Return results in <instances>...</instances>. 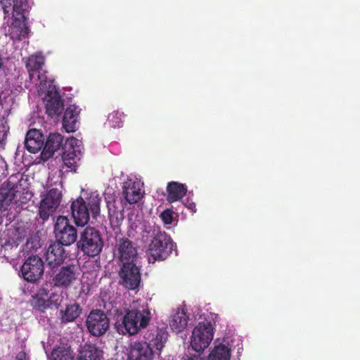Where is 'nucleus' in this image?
Returning <instances> with one entry per match:
<instances>
[{
    "label": "nucleus",
    "mask_w": 360,
    "mask_h": 360,
    "mask_svg": "<svg viewBox=\"0 0 360 360\" xmlns=\"http://www.w3.org/2000/svg\"><path fill=\"white\" fill-rule=\"evenodd\" d=\"M64 137L58 133H51L46 138V162L48 165L51 164L50 158L56 152L64 148ZM49 169L51 167L49 166Z\"/></svg>",
    "instance_id": "obj_21"
},
{
    "label": "nucleus",
    "mask_w": 360,
    "mask_h": 360,
    "mask_svg": "<svg viewBox=\"0 0 360 360\" xmlns=\"http://www.w3.org/2000/svg\"><path fill=\"white\" fill-rule=\"evenodd\" d=\"M150 319L148 304L146 302L139 300L130 304L124 315L117 316L115 328L121 335H136L148 326Z\"/></svg>",
    "instance_id": "obj_2"
},
{
    "label": "nucleus",
    "mask_w": 360,
    "mask_h": 360,
    "mask_svg": "<svg viewBox=\"0 0 360 360\" xmlns=\"http://www.w3.org/2000/svg\"><path fill=\"white\" fill-rule=\"evenodd\" d=\"M185 360H205V359L201 357L200 355H193L192 356L187 357Z\"/></svg>",
    "instance_id": "obj_41"
},
{
    "label": "nucleus",
    "mask_w": 360,
    "mask_h": 360,
    "mask_svg": "<svg viewBox=\"0 0 360 360\" xmlns=\"http://www.w3.org/2000/svg\"><path fill=\"white\" fill-rule=\"evenodd\" d=\"M63 300V297L60 294L53 293L49 299L46 300V308L54 307L58 309L60 306Z\"/></svg>",
    "instance_id": "obj_34"
},
{
    "label": "nucleus",
    "mask_w": 360,
    "mask_h": 360,
    "mask_svg": "<svg viewBox=\"0 0 360 360\" xmlns=\"http://www.w3.org/2000/svg\"><path fill=\"white\" fill-rule=\"evenodd\" d=\"M103 352L96 344L85 343L79 351L76 360H101Z\"/></svg>",
    "instance_id": "obj_22"
},
{
    "label": "nucleus",
    "mask_w": 360,
    "mask_h": 360,
    "mask_svg": "<svg viewBox=\"0 0 360 360\" xmlns=\"http://www.w3.org/2000/svg\"><path fill=\"white\" fill-rule=\"evenodd\" d=\"M77 246L84 255L99 258L104 242L99 231L93 227H86L82 232Z\"/></svg>",
    "instance_id": "obj_6"
},
{
    "label": "nucleus",
    "mask_w": 360,
    "mask_h": 360,
    "mask_svg": "<svg viewBox=\"0 0 360 360\" xmlns=\"http://www.w3.org/2000/svg\"><path fill=\"white\" fill-rule=\"evenodd\" d=\"M53 233L56 242L69 246L77 241V229L70 224L69 219L65 216H58L54 224Z\"/></svg>",
    "instance_id": "obj_11"
},
{
    "label": "nucleus",
    "mask_w": 360,
    "mask_h": 360,
    "mask_svg": "<svg viewBox=\"0 0 360 360\" xmlns=\"http://www.w3.org/2000/svg\"><path fill=\"white\" fill-rule=\"evenodd\" d=\"M44 63V57L41 55H34L29 58L27 62V68L30 72V77L39 81V86H43L45 81V70H43Z\"/></svg>",
    "instance_id": "obj_18"
},
{
    "label": "nucleus",
    "mask_w": 360,
    "mask_h": 360,
    "mask_svg": "<svg viewBox=\"0 0 360 360\" xmlns=\"http://www.w3.org/2000/svg\"><path fill=\"white\" fill-rule=\"evenodd\" d=\"M124 115L118 110L113 111L108 115V122L109 125L113 128H120L122 126Z\"/></svg>",
    "instance_id": "obj_32"
},
{
    "label": "nucleus",
    "mask_w": 360,
    "mask_h": 360,
    "mask_svg": "<svg viewBox=\"0 0 360 360\" xmlns=\"http://www.w3.org/2000/svg\"><path fill=\"white\" fill-rule=\"evenodd\" d=\"M61 198L62 193L57 188H52L46 193V220L50 214L56 211Z\"/></svg>",
    "instance_id": "obj_27"
},
{
    "label": "nucleus",
    "mask_w": 360,
    "mask_h": 360,
    "mask_svg": "<svg viewBox=\"0 0 360 360\" xmlns=\"http://www.w3.org/2000/svg\"><path fill=\"white\" fill-rule=\"evenodd\" d=\"M50 80L46 88V115L58 122L64 110V101L59 91V88Z\"/></svg>",
    "instance_id": "obj_12"
},
{
    "label": "nucleus",
    "mask_w": 360,
    "mask_h": 360,
    "mask_svg": "<svg viewBox=\"0 0 360 360\" xmlns=\"http://www.w3.org/2000/svg\"><path fill=\"white\" fill-rule=\"evenodd\" d=\"M80 109L75 105H70L64 112L62 119L63 128L67 133H72L79 128Z\"/></svg>",
    "instance_id": "obj_16"
},
{
    "label": "nucleus",
    "mask_w": 360,
    "mask_h": 360,
    "mask_svg": "<svg viewBox=\"0 0 360 360\" xmlns=\"http://www.w3.org/2000/svg\"><path fill=\"white\" fill-rule=\"evenodd\" d=\"M76 279V270L75 265L69 264L63 266L52 279L54 286L67 288Z\"/></svg>",
    "instance_id": "obj_17"
},
{
    "label": "nucleus",
    "mask_w": 360,
    "mask_h": 360,
    "mask_svg": "<svg viewBox=\"0 0 360 360\" xmlns=\"http://www.w3.org/2000/svg\"><path fill=\"white\" fill-rule=\"evenodd\" d=\"M115 250L119 260L122 264L127 262H138V252L136 245L125 237L115 238Z\"/></svg>",
    "instance_id": "obj_13"
},
{
    "label": "nucleus",
    "mask_w": 360,
    "mask_h": 360,
    "mask_svg": "<svg viewBox=\"0 0 360 360\" xmlns=\"http://www.w3.org/2000/svg\"><path fill=\"white\" fill-rule=\"evenodd\" d=\"M188 208L191 209V210H193L195 208V203L192 202V203H190L189 204V206H188Z\"/></svg>",
    "instance_id": "obj_42"
},
{
    "label": "nucleus",
    "mask_w": 360,
    "mask_h": 360,
    "mask_svg": "<svg viewBox=\"0 0 360 360\" xmlns=\"http://www.w3.org/2000/svg\"><path fill=\"white\" fill-rule=\"evenodd\" d=\"M167 200L172 203L181 200L187 193V186L184 184L170 181L167 186Z\"/></svg>",
    "instance_id": "obj_25"
},
{
    "label": "nucleus",
    "mask_w": 360,
    "mask_h": 360,
    "mask_svg": "<svg viewBox=\"0 0 360 360\" xmlns=\"http://www.w3.org/2000/svg\"><path fill=\"white\" fill-rule=\"evenodd\" d=\"M108 217L111 228L115 233L120 232V226L124 220L123 210H120L115 205V201L107 202Z\"/></svg>",
    "instance_id": "obj_24"
},
{
    "label": "nucleus",
    "mask_w": 360,
    "mask_h": 360,
    "mask_svg": "<svg viewBox=\"0 0 360 360\" xmlns=\"http://www.w3.org/2000/svg\"><path fill=\"white\" fill-rule=\"evenodd\" d=\"M188 316L184 309H178L169 319V326L172 330L179 333L188 325Z\"/></svg>",
    "instance_id": "obj_26"
},
{
    "label": "nucleus",
    "mask_w": 360,
    "mask_h": 360,
    "mask_svg": "<svg viewBox=\"0 0 360 360\" xmlns=\"http://www.w3.org/2000/svg\"><path fill=\"white\" fill-rule=\"evenodd\" d=\"M138 262H127L122 264L118 276L120 284L126 289L134 290L139 288L141 281V274Z\"/></svg>",
    "instance_id": "obj_10"
},
{
    "label": "nucleus",
    "mask_w": 360,
    "mask_h": 360,
    "mask_svg": "<svg viewBox=\"0 0 360 360\" xmlns=\"http://www.w3.org/2000/svg\"><path fill=\"white\" fill-rule=\"evenodd\" d=\"M79 146V140L75 137H72L65 141L64 148H63L64 151L63 152L61 158H58L56 157L54 160H51V162H55L58 165L56 168L51 169V172H53V178H55V176H56L57 179L56 181H53V179L51 178L49 174L47 183L52 184L58 181L60 176V167L62 162L67 167L70 168L71 171H76L77 162L80 160L81 151Z\"/></svg>",
    "instance_id": "obj_5"
},
{
    "label": "nucleus",
    "mask_w": 360,
    "mask_h": 360,
    "mask_svg": "<svg viewBox=\"0 0 360 360\" xmlns=\"http://www.w3.org/2000/svg\"><path fill=\"white\" fill-rule=\"evenodd\" d=\"M21 276L28 282H36L43 275L44 262L38 256H30L21 266Z\"/></svg>",
    "instance_id": "obj_14"
},
{
    "label": "nucleus",
    "mask_w": 360,
    "mask_h": 360,
    "mask_svg": "<svg viewBox=\"0 0 360 360\" xmlns=\"http://www.w3.org/2000/svg\"><path fill=\"white\" fill-rule=\"evenodd\" d=\"M168 334L164 330H159L157 331L155 337L152 340L153 345L156 349L160 351L164 347L167 340Z\"/></svg>",
    "instance_id": "obj_33"
},
{
    "label": "nucleus",
    "mask_w": 360,
    "mask_h": 360,
    "mask_svg": "<svg viewBox=\"0 0 360 360\" xmlns=\"http://www.w3.org/2000/svg\"><path fill=\"white\" fill-rule=\"evenodd\" d=\"M101 197L96 192L89 193L86 200L82 197L72 202L71 214L77 226H84L89 221L90 212L92 217L96 219L100 214Z\"/></svg>",
    "instance_id": "obj_4"
},
{
    "label": "nucleus",
    "mask_w": 360,
    "mask_h": 360,
    "mask_svg": "<svg viewBox=\"0 0 360 360\" xmlns=\"http://www.w3.org/2000/svg\"><path fill=\"white\" fill-rule=\"evenodd\" d=\"M25 145L28 151L36 153L40 149H42L41 155H44L45 146H44V135L41 130L32 129H30L26 135Z\"/></svg>",
    "instance_id": "obj_20"
},
{
    "label": "nucleus",
    "mask_w": 360,
    "mask_h": 360,
    "mask_svg": "<svg viewBox=\"0 0 360 360\" xmlns=\"http://www.w3.org/2000/svg\"><path fill=\"white\" fill-rule=\"evenodd\" d=\"M214 335L213 328L210 321L200 322L193 329L191 338V346L195 352L203 351L211 342Z\"/></svg>",
    "instance_id": "obj_8"
},
{
    "label": "nucleus",
    "mask_w": 360,
    "mask_h": 360,
    "mask_svg": "<svg viewBox=\"0 0 360 360\" xmlns=\"http://www.w3.org/2000/svg\"><path fill=\"white\" fill-rule=\"evenodd\" d=\"M72 351L70 347L60 345L55 347L51 353L49 360H73Z\"/></svg>",
    "instance_id": "obj_29"
},
{
    "label": "nucleus",
    "mask_w": 360,
    "mask_h": 360,
    "mask_svg": "<svg viewBox=\"0 0 360 360\" xmlns=\"http://www.w3.org/2000/svg\"><path fill=\"white\" fill-rule=\"evenodd\" d=\"M174 212L170 209L164 210L160 214V218L165 224H171L173 220Z\"/></svg>",
    "instance_id": "obj_35"
},
{
    "label": "nucleus",
    "mask_w": 360,
    "mask_h": 360,
    "mask_svg": "<svg viewBox=\"0 0 360 360\" xmlns=\"http://www.w3.org/2000/svg\"><path fill=\"white\" fill-rule=\"evenodd\" d=\"M122 195L129 203L137 202L141 197L139 184L131 179L124 181L122 186Z\"/></svg>",
    "instance_id": "obj_23"
},
{
    "label": "nucleus",
    "mask_w": 360,
    "mask_h": 360,
    "mask_svg": "<svg viewBox=\"0 0 360 360\" xmlns=\"http://www.w3.org/2000/svg\"><path fill=\"white\" fill-rule=\"evenodd\" d=\"M85 326L87 331L94 337H101L110 328V320L107 314L101 309H93L86 316Z\"/></svg>",
    "instance_id": "obj_9"
},
{
    "label": "nucleus",
    "mask_w": 360,
    "mask_h": 360,
    "mask_svg": "<svg viewBox=\"0 0 360 360\" xmlns=\"http://www.w3.org/2000/svg\"><path fill=\"white\" fill-rule=\"evenodd\" d=\"M8 126L6 124V121L0 117V143H2L5 141L8 131Z\"/></svg>",
    "instance_id": "obj_37"
},
{
    "label": "nucleus",
    "mask_w": 360,
    "mask_h": 360,
    "mask_svg": "<svg viewBox=\"0 0 360 360\" xmlns=\"http://www.w3.org/2000/svg\"><path fill=\"white\" fill-rule=\"evenodd\" d=\"M153 350L147 342H135L131 345L129 360H153Z\"/></svg>",
    "instance_id": "obj_19"
},
{
    "label": "nucleus",
    "mask_w": 360,
    "mask_h": 360,
    "mask_svg": "<svg viewBox=\"0 0 360 360\" xmlns=\"http://www.w3.org/2000/svg\"><path fill=\"white\" fill-rule=\"evenodd\" d=\"M63 245L53 242L46 249V264L51 269L60 266L66 257Z\"/></svg>",
    "instance_id": "obj_15"
},
{
    "label": "nucleus",
    "mask_w": 360,
    "mask_h": 360,
    "mask_svg": "<svg viewBox=\"0 0 360 360\" xmlns=\"http://www.w3.org/2000/svg\"><path fill=\"white\" fill-rule=\"evenodd\" d=\"M45 290L41 289L35 295L32 297L31 303L34 309L39 311L45 310Z\"/></svg>",
    "instance_id": "obj_31"
},
{
    "label": "nucleus",
    "mask_w": 360,
    "mask_h": 360,
    "mask_svg": "<svg viewBox=\"0 0 360 360\" xmlns=\"http://www.w3.org/2000/svg\"><path fill=\"white\" fill-rule=\"evenodd\" d=\"M82 309L77 303L68 304L65 310L60 311V321L68 323L75 321L82 314Z\"/></svg>",
    "instance_id": "obj_28"
},
{
    "label": "nucleus",
    "mask_w": 360,
    "mask_h": 360,
    "mask_svg": "<svg viewBox=\"0 0 360 360\" xmlns=\"http://www.w3.org/2000/svg\"><path fill=\"white\" fill-rule=\"evenodd\" d=\"M45 203V198H42L41 200V206L39 207V215H40V217L44 219V211H43V204Z\"/></svg>",
    "instance_id": "obj_40"
},
{
    "label": "nucleus",
    "mask_w": 360,
    "mask_h": 360,
    "mask_svg": "<svg viewBox=\"0 0 360 360\" xmlns=\"http://www.w3.org/2000/svg\"><path fill=\"white\" fill-rule=\"evenodd\" d=\"M231 351L224 345L216 346L210 352L208 360H230Z\"/></svg>",
    "instance_id": "obj_30"
},
{
    "label": "nucleus",
    "mask_w": 360,
    "mask_h": 360,
    "mask_svg": "<svg viewBox=\"0 0 360 360\" xmlns=\"http://www.w3.org/2000/svg\"><path fill=\"white\" fill-rule=\"evenodd\" d=\"M15 360H29L27 354L24 352H19Z\"/></svg>",
    "instance_id": "obj_39"
},
{
    "label": "nucleus",
    "mask_w": 360,
    "mask_h": 360,
    "mask_svg": "<svg viewBox=\"0 0 360 360\" xmlns=\"http://www.w3.org/2000/svg\"><path fill=\"white\" fill-rule=\"evenodd\" d=\"M32 195L26 178L11 175L0 187V210L23 208Z\"/></svg>",
    "instance_id": "obj_1"
},
{
    "label": "nucleus",
    "mask_w": 360,
    "mask_h": 360,
    "mask_svg": "<svg viewBox=\"0 0 360 360\" xmlns=\"http://www.w3.org/2000/svg\"><path fill=\"white\" fill-rule=\"evenodd\" d=\"M174 243L171 237L165 231H158L149 245L148 250V261L154 263L155 261L166 259L174 250Z\"/></svg>",
    "instance_id": "obj_7"
},
{
    "label": "nucleus",
    "mask_w": 360,
    "mask_h": 360,
    "mask_svg": "<svg viewBox=\"0 0 360 360\" xmlns=\"http://www.w3.org/2000/svg\"><path fill=\"white\" fill-rule=\"evenodd\" d=\"M39 245V240L38 236H31L30 238L27 239L26 243V248L29 250H37Z\"/></svg>",
    "instance_id": "obj_36"
},
{
    "label": "nucleus",
    "mask_w": 360,
    "mask_h": 360,
    "mask_svg": "<svg viewBox=\"0 0 360 360\" xmlns=\"http://www.w3.org/2000/svg\"><path fill=\"white\" fill-rule=\"evenodd\" d=\"M4 13H8L12 6V18L8 25V34L13 41L25 39L29 29L27 14L32 4V0H0Z\"/></svg>",
    "instance_id": "obj_3"
},
{
    "label": "nucleus",
    "mask_w": 360,
    "mask_h": 360,
    "mask_svg": "<svg viewBox=\"0 0 360 360\" xmlns=\"http://www.w3.org/2000/svg\"><path fill=\"white\" fill-rule=\"evenodd\" d=\"M6 167V164L4 159L0 157V175L5 174V168Z\"/></svg>",
    "instance_id": "obj_38"
}]
</instances>
